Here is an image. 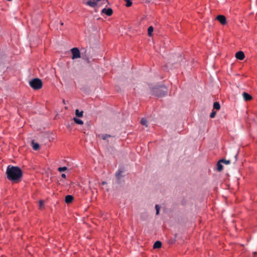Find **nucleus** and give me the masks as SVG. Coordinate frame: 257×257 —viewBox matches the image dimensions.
<instances>
[{
  "instance_id": "obj_1",
  "label": "nucleus",
  "mask_w": 257,
  "mask_h": 257,
  "mask_svg": "<svg viewBox=\"0 0 257 257\" xmlns=\"http://www.w3.org/2000/svg\"><path fill=\"white\" fill-rule=\"evenodd\" d=\"M6 174L8 180L14 183L19 182L23 176L22 170L18 166L12 165L7 167Z\"/></svg>"
},
{
  "instance_id": "obj_2",
  "label": "nucleus",
  "mask_w": 257,
  "mask_h": 257,
  "mask_svg": "<svg viewBox=\"0 0 257 257\" xmlns=\"http://www.w3.org/2000/svg\"><path fill=\"white\" fill-rule=\"evenodd\" d=\"M152 92L158 97H162L167 94V89L164 86L155 87L152 89Z\"/></svg>"
},
{
  "instance_id": "obj_3",
  "label": "nucleus",
  "mask_w": 257,
  "mask_h": 257,
  "mask_svg": "<svg viewBox=\"0 0 257 257\" xmlns=\"http://www.w3.org/2000/svg\"><path fill=\"white\" fill-rule=\"evenodd\" d=\"M30 86L35 90H39L43 86L42 80L39 78H34L29 81Z\"/></svg>"
},
{
  "instance_id": "obj_4",
  "label": "nucleus",
  "mask_w": 257,
  "mask_h": 257,
  "mask_svg": "<svg viewBox=\"0 0 257 257\" xmlns=\"http://www.w3.org/2000/svg\"><path fill=\"white\" fill-rule=\"evenodd\" d=\"M71 52L72 54V59H75L77 58H80V53L79 50L76 48H73L71 50Z\"/></svg>"
},
{
  "instance_id": "obj_5",
  "label": "nucleus",
  "mask_w": 257,
  "mask_h": 257,
  "mask_svg": "<svg viewBox=\"0 0 257 257\" xmlns=\"http://www.w3.org/2000/svg\"><path fill=\"white\" fill-rule=\"evenodd\" d=\"M216 19L222 25H225L227 23L226 18L223 15H218Z\"/></svg>"
},
{
  "instance_id": "obj_6",
  "label": "nucleus",
  "mask_w": 257,
  "mask_h": 257,
  "mask_svg": "<svg viewBox=\"0 0 257 257\" xmlns=\"http://www.w3.org/2000/svg\"><path fill=\"white\" fill-rule=\"evenodd\" d=\"M113 11L111 8L106 9L104 8L101 11V14H105L108 16H110L112 15Z\"/></svg>"
},
{
  "instance_id": "obj_7",
  "label": "nucleus",
  "mask_w": 257,
  "mask_h": 257,
  "mask_svg": "<svg viewBox=\"0 0 257 257\" xmlns=\"http://www.w3.org/2000/svg\"><path fill=\"white\" fill-rule=\"evenodd\" d=\"M235 57L238 60H242L244 58L245 56L243 52L238 51L235 54Z\"/></svg>"
},
{
  "instance_id": "obj_8",
  "label": "nucleus",
  "mask_w": 257,
  "mask_h": 257,
  "mask_svg": "<svg viewBox=\"0 0 257 257\" xmlns=\"http://www.w3.org/2000/svg\"><path fill=\"white\" fill-rule=\"evenodd\" d=\"M242 96L245 101H249L252 98L250 94L245 92L242 93Z\"/></svg>"
},
{
  "instance_id": "obj_9",
  "label": "nucleus",
  "mask_w": 257,
  "mask_h": 257,
  "mask_svg": "<svg viewBox=\"0 0 257 257\" xmlns=\"http://www.w3.org/2000/svg\"><path fill=\"white\" fill-rule=\"evenodd\" d=\"M85 4L87 6H89L92 8H94L97 5V3L95 2V0H93V1H87Z\"/></svg>"
},
{
  "instance_id": "obj_10",
  "label": "nucleus",
  "mask_w": 257,
  "mask_h": 257,
  "mask_svg": "<svg viewBox=\"0 0 257 257\" xmlns=\"http://www.w3.org/2000/svg\"><path fill=\"white\" fill-rule=\"evenodd\" d=\"M73 199L74 198L72 195H68L65 197V201L66 203L69 204L73 201Z\"/></svg>"
},
{
  "instance_id": "obj_11",
  "label": "nucleus",
  "mask_w": 257,
  "mask_h": 257,
  "mask_svg": "<svg viewBox=\"0 0 257 257\" xmlns=\"http://www.w3.org/2000/svg\"><path fill=\"white\" fill-rule=\"evenodd\" d=\"M32 146L33 147V149L35 150H38L40 149V146L39 144L36 143H35L34 141L32 142Z\"/></svg>"
},
{
  "instance_id": "obj_12",
  "label": "nucleus",
  "mask_w": 257,
  "mask_h": 257,
  "mask_svg": "<svg viewBox=\"0 0 257 257\" xmlns=\"http://www.w3.org/2000/svg\"><path fill=\"white\" fill-rule=\"evenodd\" d=\"M162 246V242L160 241H156L153 245L154 248H160Z\"/></svg>"
},
{
  "instance_id": "obj_13",
  "label": "nucleus",
  "mask_w": 257,
  "mask_h": 257,
  "mask_svg": "<svg viewBox=\"0 0 257 257\" xmlns=\"http://www.w3.org/2000/svg\"><path fill=\"white\" fill-rule=\"evenodd\" d=\"M223 165L221 164V162L220 160L217 164V170L219 172H220L223 170Z\"/></svg>"
},
{
  "instance_id": "obj_14",
  "label": "nucleus",
  "mask_w": 257,
  "mask_h": 257,
  "mask_svg": "<svg viewBox=\"0 0 257 257\" xmlns=\"http://www.w3.org/2000/svg\"><path fill=\"white\" fill-rule=\"evenodd\" d=\"M83 114V111H79L78 109H76L75 110V115L79 117H82Z\"/></svg>"
},
{
  "instance_id": "obj_15",
  "label": "nucleus",
  "mask_w": 257,
  "mask_h": 257,
  "mask_svg": "<svg viewBox=\"0 0 257 257\" xmlns=\"http://www.w3.org/2000/svg\"><path fill=\"white\" fill-rule=\"evenodd\" d=\"M73 120H74V122L75 123H76L77 124H81V125L83 124V121L79 118L74 117Z\"/></svg>"
},
{
  "instance_id": "obj_16",
  "label": "nucleus",
  "mask_w": 257,
  "mask_h": 257,
  "mask_svg": "<svg viewBox=\"0 0 257 257\" xmlns=\"http://www.w3.org/2000/svg\"><path fill=\"white\" fill-rule=\"evenodd\" d=\"M220 108V105L219 102H215L213 104V108L219 110Z\"/></svg>"
},
{
  "instance_id": "obj_17",
  "label": "nucleus",
  "mask_w": 257,
  "mask_h": 257,
  "mask_svg": "<svg viewBox=\"0 0 257 257\" xmlns=\"http://www.w3.org/2000/svg\"><path fill=\"white\" fill-rule=\"evenodd\" d=\"M153 30H154V28L152 26H150L148 28V35L149 36H151L152 35V33L153 32Z\"/></svg>"
},
{
  "instance_id": "obj_18",
  "label": "nucleus",
  "mask_w": 257,
  "mask_h": 257,
  "mask_svg": "<svg viewBox=\"0 0 257 257\" xmlns=\"http://www.w3.org/2000/svg\"><path fill=\"white\" fill-rule=\"evenodd\" d=\"M141 123L143 125L148 126V121L144 118H142Z\"/></svg>"
},
{
  "instance_id": "obj_19",
  "label": "nucleus",
  "mask_w": 257,
  "mask_h": 257,
  "mask_svg": "<svg viewBox=\"0 0 257 257\" xmlns=\"http://www.w3.org/2000/svg\"><path fill=\"white\" fill-rule=\"evenodd\" d=\"M123 172L122 171L119 170L116 173V177L117 179H119L120 177H121V174Z\"/></svg>"
},
{
  "instance_id": "obj_20",
  "label": "nucleus",
  "mask_w": 257,
  "mask_h": 257,
  "mask_svg": "<svg viewBox=\"0 0 257 257\" xmlns=\"http://www.w3.org/2000/svg\"><path fill=\"white\" fill-rule=\"evenodd\" d=\"M67 170V168L66 167H59L58 168V170L60 172L66 171Z\"/></svg>"
},
{
  "instance_id": "obj_21",
  "label": "nucleus",
  "mask_w": 257,
  "mask_h": 257,
  "mask_svg": "<svg viewBox=\"0 0 257 257\" xmlns=\"http://www.w3.org/2000/svg\"><path fill=\"white\" fill-rule=\"evenodd\" d=\"M221 163L225 164L226 165L229 164L230 163V161L229 160H226L225 159L220 160Z\"/></svg>"
},
{
  "instance_id": "obj_22",
  "label": "nucleus",
  "mask_w": 257,
  "mask_h": 257,
  "mask_svg": "<svg viewBox=\"0 0 257 257\" xmlns=\"http://www.w3.org/2000/svg\"><path fill=\"white\" fill-rule=\"evenodd\" d=\"M44 201L42 200L39 201V207L41 209H42L43 208L44 206Z\"/></svg>"
},
{
  "instance_id": "obj_23",
  "label": "nucleus",
  "mask_w": 257,
  "mask_h": 257,
  "mask_svg": "<svg viewBox=\"0 0 257 257\" xmlns=\"http://www.w3.org/2000/svg\"><path fill=\"white\" fill-rule=\"evenodd\" d=\"M110 135H102L101 136V138L103 140H106L107 138L108 137H110Z\"/></svg>"
},
{
  "instance_id": "obj_24",
  "label": "nucleus",
  "mask_w": 257,
  "mask_h": 257,
  "mask_svg": "<svg viewBox=\"0 0 257 257\" xmlns=\"http://www.w3.org/2000/svg\"><path fill=\"white\" fill-rule=\"evenodd\" d=\"M155 208L156 210V214L158 215L159 213L160 207L158 205H156Z\"/></svg>"
},
{
  "instance_id": "obj_25",
  "label": "nucleus",
  "mask_w": 257,
  "mask_h": 257,
  "mask_svg": "<svg viewBox=\"0 0 257 257\" xmlns=\"http://www.w3.org/2000/svg\"><path fill=\"white\" fill-rule=\"evenodd\" d=\"M216 115V111H213L210 114V117L211 118H214Z\"/></svg>"
},
{
  "instance_id": "obj_26",
  "label": "nucleus",
  "mask_w": 257,
  "mask_h": 257,
  "mask_svg": "<svg viewBox=\"0 0 257 257\" xmlns=\"http://www.w3.org/2000/svg\"><path fill=\"white\" fill-rule=\"evenodd\" d=\"M61 176H62V178H66V175H65V174H62L61 175Z\"/></svg>"
},
{
  "instance_id": "obj_27",
  "label": "nucleus",
  "mask_w": 257,
  "mask_h": 257,
  "mask_svg": "<svg viewBox=\"0 0 257 257\" xmlns=\"http://www.w3.org/2000/svg\"><path fill=\"white\" fill-rule=\"evenodd\" d=\"M106 184V182H103L102 183V185H104V184Z\"/></svg>"
},
{
  "instance_id": "obj_28",
  "label": "nucleus",
  "mask_w": 257,
  "mask_h": 257,
  "mask_svg": "<svg viewBox=\"0 0 257 257\" xmlns=\"http://www.w3.org/2000/svg\"><path fill=\"white\" fill-rule=\"evenodd\" d=\"M95 12H97V10H95Z\"/></svg>"
},
{
  "instance_id": "obj_29",
  "label": "nucleus",
  "mask_w": 257,
  "mask_h": 257,
  "mask_svg": "<svg viewBox=\"0 0 257 257\" xmlns=\"http://www.w3.org/2000/svg\"><path fill=\"white\" fill-rule=\"evenodd\" d=\"M61 25H63V23H61Z\"/></svg>"
}]
</instances>
